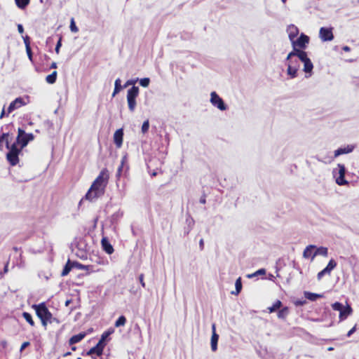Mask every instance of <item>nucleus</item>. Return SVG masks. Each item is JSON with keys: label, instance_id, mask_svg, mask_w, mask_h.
Segmentation results:
<instances>
[{"label": "nucleus", "instance_id": "nucleus-1", "mask_svg": "<svg viewBox=\"0 0 359 359\" xmlns=\"http://www.w3.org/2000/svg\"><path fill=\"white\" fill-rule=\"evenodd\" d=\"M107 182V169H104L100 172L99 175L93 182L91 187L84 196L85 199L93 201L94 199L104 195Z\"/></svg>", "mask_w": 359, "mask_h": 359}, {"label": "nucleus", "instance_id": "nucleus-2", "mask_svg": "<svg viewBox=\"0 0 359 359\" xmlns=\"http://www.w3.org/2000/svg\"><path fill=\"white\" fill-rule=\"evenodd\" d=\"M114 330L112 328H110L108 330L104 332L101 335L98 343L87 352V355H89L92 354H96L98 356L102 355L104 348L109 340V337L112 333H114Z\"/></svg>", "mask_w": 359, "mask_h": 359}, {"label": "nucleus", "instance_id": "nucleus-3", "mask_svg": "<svg viewBox=\"0 0 359 359\" xmlns=\"http://www.w3.org/2000/svg\"><path fill=\"white\" fill-rule=\"evenodd\" d=\"M36 314L41 320L43 326L45 327L48 323H52V313L50 312L45 303L34 305Z\"/></svg>", "mask_w": 359, "mask_h": 359}, {"label": "nucleus", "instance_id": "nucleus-4", "mask_svg": "<svg viewBox=\"0 0 359 359\" xmlns=\"http://www.w3.org/2000/svg\"><path fill=\"white\" fill-rule=\"evenodd\" d=\"M10 149L6 154V158L9 163L14 166L19 162L18 156L20 154L22 149L19 143H16V141L11 144Z\"/></svg>", "mask_w": 359, "mask_h": 359}, {"label": "nucleus", "instance_id": "nucleus-5", "mask_svg": "<svg viewBox=\"0 0 359 359\" xmlns=\"http://www.w3.org/2000/svg\"><path fill=\"white\" fill-rule=\"evenodd\" d=\"M74 244L78 250L76 255L81 259H86L87 257V252L90 248L86 239L83 237L76 238L74 241Z\"/></svg>", "mask_w": 359, "mask_h": 359}, {"label": "nucleus", "instance_id": "nucleus-6", "mask_svg": "<svg viewBox=\"0 0 359 359\" xmlns=\"http://www.w3.org/2000/svg\"><path fill=\"white\" fill-rule=\"evenodd\" d=\"M338 170L334 169L332 174L335 178L336 183L339 186H344L349 184L348 181L345 179L346 168L344 164L338 163Z\"/></svg>", "mask_w": 359, "mask_h": 359}, {"label": "nucleus", "instance_id": "nucleus-7", "mask_svg": "<svg viewBox=\"0 0 359 359\" xmlns=\"http://www.w3.org/2000/svg\"><path fill=\"white\" fill-rule=\"evenodd\" d=\"M139 87L136 86H132L127 92V102L128 109L130 112H133L136 107V98L139 95Z\"/></svg>", "mask_w": 359, "mask_h": 359}, {"label": "nucleus", "instance_id": "nucleus-8", "mask_svg": "<svg viewBox=\"0 0 359 359\" xmlns=\"http://www.w3.org/2000/svg\"><path fill=\"white\" fill-rule=\"evenodd\" d=\"M355 146L354 144H347L346 146L341 147L338 148L337 149H336L334 151V156L328 158L327 161H324L319 158H317V159L318 161L325 163H330L334 160V158H337L338 156H339L341 155L347 154H350V153L353 152V150L355 149Z\"/></svg>", "mask_w": 359, "mask_h": 359}, {"label": "nucleus", "instance_id": "nucleus-9", "mask_svg": "<svg viewBox=\"0 0 359 359\" xmlns=\"http://www.w3.org/2000/svg\"><path fill=\"white\" fill-rule=\"evenodd\" d=\"M210 102L220 111H226L228 109L223 99L215 91L211 92Z\"/></svg>", "mask_w": 359, "mask_h": 359}, {"label": "nucleus", "instance_id": "nucleus-10", "mask_svg": "<svg viewBox=\"0 0 359 359\" xmlns=\"http://www.w3.org/2000/svg\"><path fill=\"white\" fill-rule=\"evenodd\" d=\"M27 99H28V97H18L15 98L13 101H12L10 103V104L7 109V114L6 115L8 116L9 114L13 112L15 109H18L20 108L21 107L25 106L27 104V102L25 101V100H27Z\"/></svg>", "mask_w": 359, "mask_h": 359}, {"label": "nucleus", "instance_id": "nucleus-11", "mask_svg": "<svg viewBox=\"0 0 359 359\" xmlns=\"http://www.w3.org/2000/svg\"><path fill=\"white\" fill-rule=\"evenodd\" d=\"M287 69V74L290 76V79H294L297 76V72L300 67V62L297 59H295V61H290L286 64Z\"/></svg>", "mask_w": 359, "mask_h": 359}, {"label": "nucleus", "instance_id": "nucleus-12", "mask_svg": "<svg viewBox=\"0 0 359 359\" xmlns=\"http://www.w3.org/2000/svg\"><path fill=\"white\" fill-rule=\"evenodd\" d=\"M309 43V37L302 33L299 36L292 42V46H298L301 49H305Z\"/></svg>", "mask_w": 359, "mask_h": 359}, {"label": "nucleus", "instance_id": "nucleus-13", "mask_svg": "<svg viewBox=\"0 0 359 359\" xmlns=\"http://www.w3.org/2000/svg\"><path fill=\"white\" fill-rule=\"evenodd\" d=\"M319 36L323 41H330L333 40L334 35L332 28L323 27L320 29Z\"/></svg>", "mask_w": 359, "mask_h": 359}, {"label": "nucleus", "instance_id": "nucleus-14", "mask_svg": "<svg viewBox=\"0 0 359 359\" xmlns=\"http://www.w3.org/2000/svg\"><path fill=\"white\" fill-rule=\"evenodd\" d=\"M337 266V262L334 259H331L327 265L317 274L318 280H320L325 274H330L331 271Z\"/></svg>", "mask_w": 359, "mask_h": 359}, {"label": "nucleus", "instance_id": "nucleus-15", "mask_svg": "<svg viewBox=\"0 0 359 359\" xmlns=\"http://www.w3.org/2000/svg\"><path fill=\"white\" fill-rule=\"evenodd\" d=\"M16 143H19L21 149H23L28 144L27 136H25V131L21 128L18 129V135L16 137Z\"/></svg>", "mask_w": 359, "mask_h": 359}, {"label": "nucleus", "instance_id": "nucleus-16", "mask_svg": "<svg viewBox=\"0 0 359 359\" xmlns=\"http://www.w3.org/2000/svg\"><path fill=\"white\" fill-rule=\"evenodd\" d=\"M123 128L116 130L114 134V142L117 148H120L123 144Z\"/></svg>", "mask_w": 359, "mask_h": 359}, {"label": "nucleus", "instance_id": "nucleus-17", "mask_svg": "<svg viewBox=\"0 0 359 359\" xmlns=\"http://www.w3.org/2000/svg\"><path fill=\"white\" fill-rule=\"evenodd\" d=\"M101 245L102 250L108 255H111L114 252V248L110 243L107 237H102L101 240Z\"/></svg>", "mask_w": 359, "mask_h": 359}, {"label": "nucleus", "instance_id": "nucleus-18", "mask_svg": "<svg viewBox=\"0 0 359 359\" xmlns=\"http://www.w3.org/2000/svg\"><path fill=\"white\" fill-rule=\"evenodd\" d=\"M304 64L303 71L305 72V78L309 79L313 74V65L311 59L302 62Z\"/></svg>", "mask_w": 359, "mask_h": 359}, {"label": "nucleus", "instance_id": "nucleus-19", "mask_svg": "<svg viewBox=\"0 0 359 359\" xmlns=\"http://www.w3.org/2000/svg\"><path fill=\"white\" fill-rule=\"evenodd\" d=\"M287 32H288V37L292 43L295 39V38L297 36V35L299 34V29L295 25H290L288 26Z\"/></svg>", "mask_w": 359, "mask_h": 359}, {"label": "nucleus", "instance_id": "nucleus-20", "mask_svg": "<svg viewBox=\"0 0 359 359\" xmlns=\"http://www.w3.org/2000/svg\"><path fill=\"white\" fill-rule=\"evenodd\" d=\"M352 311L353 310H352V308L351 307V306L348 304H346L344 307V309L341 311V312L339 313L340 320H345L349 315L351 314Z\"/></svg>", "mask_w": 359, "mask_h": 359}, {"label": "nucleus", "instance_id": "nucleus-21", "mask_svg": "<svg viewBox=\"0 0 359 359\" xmlns=\"http://www.w3.org/2000/svg\"><path fill=\"white\" fill-rule=\"evenodd\" d=\"M315 251L313 253L312 255V260L316 257L317 255H322L323 257H327L328 255V250L325 247H319L314 249Z\"/></svg>", "mask_w": 359, "mask_h": 359}, {"label": "nucleus", "instance_id": "nucleus-22", "mask_svg": "<svg viewBox=\"0 0 359 359\" xmlns=\"http://www.w3.org/2000/svg\"><path fill=\"white\" fill-rule=\"evenodd\" d=\"M86 337L85 332H80L77 334L73 335L69 340L70 345H73L80 342Z\"/></svg>", "mask_w": 359, "mask_h": 359}, {"label": "nucleus", "instance_id": "nucleus-23", "mask_svg": "<svg viewBox=\"0 0 359 359\" xmlns=\"http://www.w3.org/2000/svg\"><path fill=\"white\" fill-rule=\"evenodd\" d=\"M304 295L306 299H307L311 302H315L318 299L323 297V295L322 294L313 293V292H309V291H305L304 292Z\"/></svg>", "mask_w": 359, "mask_h": 359}, {"label": "nucleus", "instance_id": "nucleus-24", "mask_svg": "<svg viewBox=\"0 0 359 359\" xmlns=\"http://www.w3.org/2000/svg\"><path fill=\"white\" fill-rule=\"evenodd\" d=\"M315 248H316V245H308L304 250L303 257L304 258H310L311 257L312 259V255L315 251V250H314Z\"/></svg>", "mask_w": 359, "mask_h": 359}, {"label": "nucleus", "instance_id": "nucleus-25", "mask_svg": "<svg viewBox=\"0 0 359 359\" xmlns=\"http://www.w3.org/2000/svg\"><path fill=\"white\" fill-rule=\"evenodd\" d=\"M218 340H219V334H217V333H212L210 344H211V349L214 352L216 351L217 349Z\"/></svg>", "mask_w": 359, "mask_h": 359}, {"label": "nucleus", "instance_id": "nucleus-26", "mask_svg": "<svg viewBox=\"0 0 359 359\" xmlns=\"http://www.w3.org/2000/svg\"><path fill=\"white\" fill-rule=\"evenodd\" d=\"M73 268H74V266L72 264V262H71L69 259L67 262L66 264L65 265V266L62 271L61 276H65L68 275L69 273L70 272V271L72 270V269H73Z\"/></svg>", "mask_w": 359, "mask_h": 359}, {"label": "nucleus", "instance_id": "nucleus-27", "mask_svg": "<svg viewBox=\"0 0 359 359\" xmlns=\"http://www.w3.org/2000/svg\"><path fill=\"white\" fill-rule=\"evenodd\" d=\"M121 81L119 78L116 79L114 83V92L112 93V96L114 97L116 94H118L123 88V86H122Z\"/></svg>", "mask_w": 359, "mask_h": 359}, {"label": "nucleus", "instance_id": "nucleus-28", "mask_svg": "<svg viewBox=\"0 0 359 359\" xmlns=\"http://www.w3.org/2000/svg\"><path fill=\"white\" fill-rule=\"evenodd\" d=\"M242 287L243 286H242L241 278L239 277L236 279V283H235L236 290L232 291L231 294H234V295H238L241 292V291L242 290Z\"/></svg>", "mask_w": 359, "mask_h": 359}, {"label": "nucleus", "instance_id": "nucleus-29", "mask_svg": "<svg viewBox=\"0 0 359 359\" xmlns=\"http://www.w3.org/2000/svg\"><path fill=\"white\" fill-rule=\"evenodd\" d=\"M282 305L283 304L281 301L276 300L271 306H269L268 308L269 312L271 313L276 311L277 310H279L281 308Z\"/></svg>", "mask_w": 359, "mask_h": 359}, {"label": "nucleus", "instance_id": "nucleus-30", "mask_svg": "<svg viewBox=\"0 0 359 359\" xmlns=\"http://www.w3.org/2000/svg\"><path fill=\"white\" fill-rule=\"evenodd\" d=\"M289 313V309L287 306H285L282 308L281 309H279L278 312V318L280 319H285L286 316Z\"/></svg>", "mask_w": 359, "mask_h": 359}, {"label": "nucleus", "instance_id": "nucleus-31", "mask_svg": "<svg viewBox=\"0 0 359 359\" xmlns=\"http://www.w3.org/2000/svg\"><path fill=\"white\" fill-rule=\"evenodd\" d=\"M57 72L54 71L50 74L48 75L46 78V82L50 84L55 83L57 79Z\"/></svg>", "mask_w": 359, "mask_h": 359}, {"label": "nucleus", "instance_id": "nucleus-32", "mask_svg": "<svg viewBox=\"0 0 359 359\" xmlns=\"http://www.w3.org/2000/svg\"><path fill=\"white\" fill-rule=\"evenodd\" d=\"M72 264L74 268H76L78 269L88 270V268H93L92 265H84L76 261L72 262Z\"/></svg>", "mask_w": 359, "mask_h": 359}, {"label": "nucleus", "instance_id": "nucleus-33", "mask_svg": "<svg viewBox=\"0 0 359 359\" xmlns=\"http://www.w3.org/2000/svg\"><path fill=\"white\" fill-rule=\"evenodd\" d=\"M16 6L20 9H25L29 4L30 0H15Z\"/></svg>", "mask_w": 359, "mask_h": 359}, {"label": "nucleus", "instance_id": "nucleus-34", "mask_svg": "<svg viewBox=\"0 0 359 359\" xmlns=\"http://www.w3.org/2000/svg\"><path fill=\"white\" fill-rule=\"evenodd\" d=\"M22 316L31 326H34V321L33 320L32 316L29 313L25 311L22 313Z\"/></svg>", "mask_w": 359, "mask_h": 359}, {"label": "nucleus", "instance_id": "nucleus-35", "mask_svg": "<svg viewBox=\"0 0 359 359\" xmlns=\"http://www.w3.org/2000/svg\"><path fill=\"white\" fill-rule=\"evenodd\" d=\"M304 49H302V52L298 54V56L297 57L299 62H304L310 58L308 57L307 53L304 50Z\"/></svg>", "mask_w": 359, "mask_h": 359}, {"label": "nucleus", "instance_id": "nucleus-36", "mask_svg": "<svg viewBox=\"0 0 359 359\" xmlns=\"http://www.w3.org/2000/svg\"><path fill=\"white\" fill-rule=\"evenodd\" d=\"M126 323V318L124 316H120L115 322V327H118L125 325Z\"/></svg>", "mask_w": 359, "mask_h": 359}, {"label": "nucleus", "instance_id": "nucleus-37", "mask_svg": "<svg viewBox=\"0 0 359 359\" xmlns=\"http://www.w3.org/2000/svg\"><path fill=\"white\" fill-rule=\"evenodd\" d=\"M345 306L343 305V304L336 302L334 304H332V308L333 310L339 311V313L341 311L344 309Z\"/></svg>", "mask_w": 359, "mask_h": 359}, {"label": "nucleus", "instance_id": "nucleus-38", "mask_svg": "<svg viewBox=\"0 0 359 359\" xmlns=\"http://www.w3.org/2000/svg\"><path fill=\"white\" fill-rule=\"evenodd\" d=\"M138 81H139L140 85L144 88L148 87L149 85V83H150V79L148 77L142 78V79H140V80L138 79Z\"/></svg>", "mask_w": 359, "mask_h": 359}, {"label": "nucleus", "instance_id": "nucleus-39", "mask_svg": "<svg viewBox=\"0 0 359 359\" xmlns=\"http://www.w3.org/2000/svg\"><path fill=\"white\" fill-rule=\"evenodd\" d=\"M265 274H266V270L264 269H259V270H257L255 273H253L252 274L248 275V278H253V277H255V276H259V275H265Z\"/></svg>", "mask_w": 359, "mask_h": 359}, {"label": "nucleus", "instance_id": "nucleus-40", "mask_svg": "<svg viewBox=\"0 0 359 359\" xmlns=\"http://www.w3.org/2000/svg\"><path fill=\"white\" fill-rule=\"evenodd\" d=\"M149 120H146L143 122L141 130H142V133L144 134V133H147L149 130Z\"/></svg>", "mask_w": 359, "mask_h": 359}, {"label": "nucleus", "instance_id": "nucleus-41", "mask_svg": "<svg viewBox=\"0 0 359 359\" xmlns=\"http://www.w3.org/2000/svg\"><path fill=\"white\" fill-rule=\"evenodd\" d=\"M69 28H70V30L74 33H76L79 31V29H78L77 26L76 25L74 18L71 19Z\"/></svg>", "mask_w": 359, "mask_h": 359}, {"label": "nucleus", "instance_id": "nucleus-42", "mask_svg": "<svg viewBox=\"0 0 359 359\" xmlns=\"http://www.w3.org/2000/svg\"><path fill=\"white\" fill-rule=\"evenodd\" d=\"M302 49L298 48V46H292V50L290 52L291 53H293L294 57H297L298 54L301 53Z\"/></svg>", "mask_w": 359, "mask_h": 359}, {"label": "nucleus", "instance_id": "nucleus-43", "mask_svg": "<svg viewBox=\"0 0 359 359\" xmlns=\"http://www.w3.org/2000/svg\"><path fill=\"white\" fill-rule=\"evenodd\" d=\"M137 81H138V79H129V80H128V81L125 83V84L123 85V88H126V87H128V86H131V85H133V86H135V83H136Z\"/></svg>", "mask_w": 359, "mask_h": 359}, {"label": "nucleus", "instance_id": "nucleus-44", "mask_svg": "<svg viewBox=\"0 0 359 359\" xmlns=\"http://www.w3.org/2000/svg\"><path fill=\"white\" fill-rule=\"evenodd\" d=\"M61 46H62V38H60L56 43L55 48V51L57 54H58L60 53V49Z\"/></svg>", "mask_w": 359, "mask_h": 359}, {"label": "nucleus", "instance_id": "nucleus-45", "mask_svg": "<svg viewBox=\"0 0 359 359\" xmlns=\"http://www.w3.org/2000/svg\"><path fill=\"white\" fill-rule=\"evenodd\" d=\"M306 303L305 299H297L294 302V304L297 306H304Z\"/></svg>", "mask_w": 359, "mask_h": 359}, {"label": "nucleus", "instance_id": "nucleus-46", "mask_svg": "<svg viewBox=\"0 0 359 359\" xmlns=\"http://www.w3.org/2000/svg\"><path fill=\"white\" fill-rule=\"evenodd\" d=\"M23 41L25 45V48H27V46H30V38L27 35L25 36H22Z\"/></svg>", "mask_w": 359, "mask_h": 359}, {"label": "nucleus", "instance_id": "nucleus-47", "mask_svg": "<svg viewBox=\"0 0 359 359\" xmlns=\"http://www.w3.org/2000/svg\"><path fill=\"white\" fill-rule=\"evenodd\" d=\"M293 53H291L290 52L287 54V57L285 59V65L290 61H295V59L293 58Z\"/></svg>", "mask_w": 359, "mask_h": 359}, {"label": "nucleus", "instance_id": "nucleus-48", "mask_svg": "<svg viewBox=\"0 0 359 359\" xmlns=\"http://www.w3.org/2000/svg\"><path fill=\"white\" fill-rule=\"evenodd\" d=\"M26 52H27L29 59L32 61V49H31L30 46H27V48H26Z\"/></svg>", "mask_w": 359, "mask_h": 359}, {"label": "nucleus", "instance_id": "nucleus-49", "mask_svg": "<svg viewBox=\"0 0 359 359\" xmlns=\"http://www.w3.org/2000/svg\"><path fill=\"white\" fill-rule=\"evenodd\" d=\"M121 215H122V214H120L118 212L114 213V214L111 215V221H112V222H114V221L117 220V219H118V217H119Z\"/></svg>", "mask_w": 359, "mask_h": 359}, {"label": "nucleus", "instance_id": "nucleus-50", "mask_svg": "<svg viewBox=\"0 0 359 359\" xmlns=\"http://www.w3.org/2000/svg\"><path fill=\"white\" fill-rule=\"evenodd\" d=\"M25 136H27L28 143L34 139V136L32 133H27L25 132Z\"/></svg>", "mask_w": 359, "mask_h": 359}, {"label": "nucleus", "instance_id": "nucleus-51", "mask_svg": "<svg viewBox=\"0 0 359 359\" xmlns=\"http://www.w3.org/2000/svg\"><path fill=\"white\" fill-rule=\"evenodd\" d=\"M9 133H5L0 135V140L4 141H6V139H8Z\"/></svg>", "mask_w": 359, "mask_h": 359}, {"label": "nucleus", "instance_id": "nucleus-52", "mask_svg": "<svg viewBox=\"0 0 359 359\" xmlns=\"http://www.w3.org/2000/svg\"><path fill=\"white\" fill-rule=\"evenodd\" d=\"M356 330V325L353 327L347 333L346 336L348 337H351Z\"/></svg>", "mask_w": 359, "mask_h": 359}, {"label": "nucleus", "instance_id": "nucleus-53", "mask_svg": "<svg viewBox=\"0 0 359 359\" xmlns=\"http://www.w3.org/2000/svg\"><path fill=\"white\" fill-rule=\"evenodd\" d=\"M139 280H140V284L142 285V286L143 287H145V283L144 282V275L143 274H140V276H139Z\"/></svg>", "mask_w": 359, "mask_h": 359}, {"label": "nucleus", "instance_id": "nucleus-54", "mask_svg": "<svg viewBox=\"0 0 359 359\" xmlns=\"http://www.w3.org/2000/svg\"><path fill=\"white\" fill-rule=\"evenodd\" d=\"M29 345V341H25L22 343L20 347V351H22L23 349H25L26 347H27Z\"/></svg>", "mask_w": 359, "mask_h": 359}, {"label": "nucleus", "instance_id": "nucleus-55", "mask_svg": "<svg viewBox=\"0 0 359 359\" xmlns=\"http://www.w3.org/2000/svg\"><path fill=\"white\" fill-rule=\"evenodd\" d=\"M128 156L127 154H125L121 159V165H124V164L127 162Z\"/></svg>", "mask_w": 359, "mask_h": 359}, {"label": "nucleus", "instance_id": "nucleus-56", "mask_svg": "<svg viewBox=\"0 0 359 359\" xmlns=\"http://www.w3.org/2000/svg\"><path fill=\"white\" fill-rule=\"evenodd\" d=\"M18 31L20 34H22L24 32V28L22 25L18 24Z\"/></svg>", "mask_w": 359, "mask_h": 359}, {"label": "nucleus", "instance_id": "nucleus-57", "mask_svg": "<svg viewBox=\"0 0 359 359\" xmlns=\"http://www.w3.org/2000/svg\"><path fill=\"white\" fill-rule=\"evenodd\" d=\"M199 202H200L201 203H202V204H205V203H206V198H205V194H203V195L201 197V198H200V200H199Z\"/></svg>", "mask_w": 359, "mask_h": 359}, {"label": "nucleus", "instance_id": "nucleus-58", "mask_svg": "<svg viewBox=\"0 0 359 359\" xmlns=\"http://www.w3.org/2000/svg\"><path fill=\"white\" fill-rule=\"evenodd\" d=\"M123 168V165H120L118 166V170H117V175L118 176H120L121 175Z\"/></svg>", "mask_w": 359, "mask_h": 359}, {"label": "nucleus", "instance_id": "nucleus-59", "mask_svg": "<svg viewBox=\"0 0 359 359\" xmlns=\"http://www.w3.org/2000/svg\"><path fill=\"white\" fill-rule=\"evenodd\" d=\"M199 248L201 250H203L204 248V241H203V239L201 238L200 241H199Z\"/></svg>", "mask_w": 359, "mask_h": 359}, {"label": "nucleus", "instance_id": "nucleus-60", "mask_svg": "<svg viewBox=\"0 0 359 359\" xmlns=\"http://www.w3.org/2000/svg\"><path fill=\"white\" fill-rule=\"evenodd\" d=\"M6 115V112H5V105L4 106L3 109H2V111L1 112V114H0V118H3Z\"/></svg>", "mask_w": 359, "mask_h": 359}, {"label": "nucleus", "instance_id": "nucleus-61", "mask_svg": "<svg viewBox=\"0 0 359 359\" xmlns=\"http://www.w3.org/2000/svg\"><path fill=\"white\" fill-rule=\"evenodd\" d=\"M5 142V144H6V149H8V150L10 149V147H11V144H10V140L8 139H6V141H4Z\"/></svg>", "mask_w": 359, "mask_h": 359}, {"label": "nucleus", "instance_id": "nucleus-62", "mask_svg": "<svg viewBox=\"0 0 359 359\" xmlns=\"http://www.w3.org/2000/svg\"><path fill=\"white\" fill-rule=\"evenodd\" d=\"M342 50L346 51V52H348L351 50V48L350 47L347 46H344L342 47Z\"/></svg>", "mask_w": 359, "mask_h": 359}, {"label": "nucleus", "instance_id": "nucleus-63", "mask_svg": "<svg viewBox=\"0 0 359 359\" xmlns=\"http://www.w3.org/2000/svg\"><path fill=\"white\" fill-rule=\"evenodd\" d=\"M50 69H56L57 68V63L53 62H52V64L50 65Z\"/></svg>", "mask_w": 359, "mask_h": 359}, {"label": "nucleus", "instance_id": "nucleus-64", "mask_svg": "<svg viewBox=\"0 0 359 359\" xmlns=\"http://www.w3.org/2000/svg\"><path fill=\"white\" fill-rule=\"evenodd\" d=\"M191 227H190V225H189L188 229H185V231H184V234H185V235L189 234V232H190V231H191Z\"/></svg>", "mask_w": 359, "mask_h": 359}]
</instances>
